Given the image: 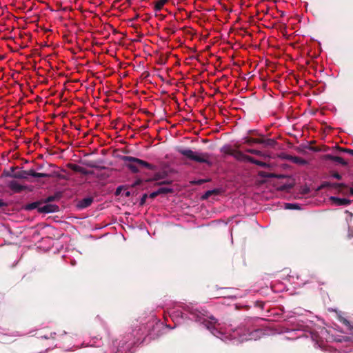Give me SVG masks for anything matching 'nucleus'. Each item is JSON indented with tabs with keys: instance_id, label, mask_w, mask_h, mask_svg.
Segmentation results:
<instances>
[{
	"instance_id": "obj_1",
	"label": "nucleus",
	"mask_w": 353,
	"mask_h": 353,
	"mask_svg": "<svg viewBox=\"0 0 353 353\" xmlns=\"http://www.w3.org/2000/svg\"><path fill=\"white\" fill-rule=\"evenodd\" d=\"M170 316L175 325L185 322L187 319L194 321L203 325L212 334L223 341L242 343L249 340H257L263 334L262 330L251 329L245 325L233 328L219 322L213 316L200 311L192 304L177 303L169 310Z\"/></svg>"
},
{
	"instance_id": "obj_2",
	"label": "nucleus",
	"mask_w": 353,
	"mask_h": 353,
	"mask_svg": "<svg viewBox=\"0 0 353 353\" xmlns=\"http://www.w3.org/2000/svg\"><path fill=\"white\" fill-rule=\"evenodd\" d=\"M162 325V323L157 321L154 316H151L145 323L133 326L131 332L123 336L121 340L114 341L113 347L118 352L128 351L132 345L143 343L146 336L150 339L159 336L158 332Z\"/></svg>"
},
{
	"instance_id": "obj_3",
	"label": "nucleus",
	"mask_w": 353,
	"mask_h": 353,
	"mask_svg": "<svg viewBox=\"0 0 353 353\" xmlns=\"http://www.w3.org/2000/svg\"><path fill=\"white\" fill-rule=\"evenodd\" d=\"M289 327H285L283 332L287 333L289 336H286L288 339H296L302 336L306 338L310 337L311 341L314 342L315 347H319L322 350H325V343L329 339V334L324 327H318L317 329H309L308 325H304L299 321H290Z\"/></svg>"
},
{
	"instance_id": "obj_4",
	"label": "nucleus",
	"mask_w": 353,
	"mask_h": 353,
	"mask_svg": "<svg viewBox=\"0 0 353 353\" xmlns=\"http://www.w3.org/2000/svg\"><path fill=\"white\" fill-rule=\"evenodd\" d=\"M59 339L61 340L60 346L63 348H65L66 350H73L81 347H86V346H97L99 345L100 341L98 342V344H96L97 342L94 341L91 343H85L83 341L82 343L79 344L77 343V341L79 339L80 334L79 333L74 332H63L61 334L59 335ZM94 339L99 341L97 337H95Z\"/></svg>"
},
{
	"instance_id": "obj_5",
	"label": "nucleus",
	"mask_w": 353,
	"mask_h": 353,
	"mask_svg": "<svg viewBox=\"0 0 353 353\" xmlns=\"http://www.w3.org/2000/svg\"><path fill=\"white\" fill-rule=\"evenodd\" d=\"M121 160L126 163V167L133 173L139 172L140 167H143L148 170H152L154 168L150 163L130 156H123L121 157Z\"/></svg>"
},
{
	"instance_id": "obj_6",
	"label": "nucleus",
	"mask_w": 353,
	"mask_h": 353,
	"mask_svg": "<svg viewBox=\"0 0 353 353\" xmlns=\"http://www.w3.org/2000/svg\"><path fill=\"white\" fill-rule=\"evenodd\" d=\"M178 152L186 158L198 163H205L208 165H212L210 160V154L199 151H192L188 148H180Z\"/></svg>"
},
{
	"instance_id": "obj_7",
	"label": "nucleus",
	"mask_w": 353,
	"mask_h": 353,
	"mask_svg": "<svg viewBox=\"0 0 353 353\" xmlns=\"http://www.w3.org/2000/svg\"><path fill=\"white\" fill-rule=\"evenodd\" d=\"M22 335L23 334H21L19 332H10L0 327V341L2 343H10L13 338Z\"/></svg>"
},
{
	"instance_id": "obj_8",
	"label": "nucleus",
	"mask_w": 353,
	"mask_h": 353,
	"mask_svg": "<svg viewBox=\"0 0 353 353\" xmlns=\"http://www.w3.org/2000/svg\"><path fill=\"white\" fill-rule=\"evenodd\" d=\"M8 187L14 192H21L28 188L26 185H23L15 180L8 181Z\"/></svg>"
},
{
	"instance_id": "obj_9",
	"label": "nucleus",
	"mask_w": 353,
	"mask_h": 353,
	"mask_svg": "<svg viewBox=\"0 0 353 353\" xmlns=\"http://www.w3.org/2000/svg\"><path fill=\"white\" fill-rule=\"evenodd\" d=\"M58 206L52 204H45L38 208V211L41 213H51L57 211Z\"/></svg>"
},
{
	"instance_id": "obj_10",
	"label": "nucleus",
	"mask_w": 353,
	"mask_h": 353,
	"mask_svg": "<svg viewBox=\"0 0 353 353\" xmlns=\"http://www.w3.org/2000/svg\"><path fill=\"white\" fill-rule=\"evenodd\" d=\"M330 201H332V203L336 206L341 205H347L350 203V201L344 198H339L336 196H330Z\"/></svg>"
},
{
	"instance_id": "obj_11",
	"label": "nucleus",
	"mask_w": 353,
	"mask_h": 353,
	"mask_svg": "<svg viewBox=\"0 0 353 353\" xmlns=\"http://www.w3.org/2000/svg\"><path fill=\"white\" fill-rule=\"evenodd\" d=\"M92 201H93L92 198L86 197L79 201L78 206L80 208H85L90 206L92 204Z\"/></svg>"
},
{
	"instance_id": "obj_12",
	"label": "nucleus",
	"mask_w": 353,
	"mask_h": 353,
	"mask_svg": "<svg viewBox=\"0 0 353 353\" xmlns=\"http://www.w3.org/2000/svg\"><path fill=\"white\" fill-rule=\"evenodd\" d=\"M288 159L290 160L292 162L299 164V165H305L307 164V161L299 157H293V156H289L288 157Z\"/></svg>"
},
{
	"instance_id": "obj_13",
	"label": "nucleus",
	"mask_w": 353,
	"mask_h": 353,
	"mask_svg": "<svg viewBox=\"0 0 353 353\" xmlns=\"http://www.w3.org/2000/svg\"><path fill=\"white\" fill-rule=\"evenodd\" d=\"M29 175L37 178H45L50 176V174H48L37 172L33 170H29Z\"/></svg>"
},
{
	"instance_id": "obj_14",
	"label": "nucleus",
	"mask_w": 353,
	"mask_h": 353,
	"mask_svg": "<svg viewBox=\"0 0 353 353\" xmlns=\"http://www.w3.org/2000/svg\"><path fill=\"white\" fill-rule=\"evenodd\" d=\"M248 159L251 163H252L254 164H256L257 165H259V166H261L262 168H268L269 167V165L267 164L266 163L261 161H259V160H256V159H253L252 157H248Z\"/></svg>"
},
{
	"instance_id": "obj_15",
	"label": "nucleus",
	"mask_w": 353,
	"mask_h": 353,
	"mask_svg": "<svg viewBox=\"0 0 353 353\" xmlns=\"http://www.w3.org/2000/svg\"><path fill=\"white\" fill-rule=\"evenodd\" d=\"M339 321L346 326L347 329L349 330H352L353 329V326L350 324V321H347L345 318L343 317L341 315H339Z\"/></svg>"
},
{
	"instance_id": "obj_16",
	"label": "nucleus",
	"mask_w": 353,
	"mask_h": 353,
	"mask_svg": "<svg viewBox=\"0 0 353 353\" xmlns=\"http://www.w3.org/2000/svg\"><path fill=\"white\" fill-rule=\"evenodd\" d=\"M29 175V171H22L13 174V177L17 179H27Z\"/></svg>"
},
{
	"instance_id": "obj_17",
	"label": "nucleus",
	"mask_w": 353,
	"mask_h": 353,
	"mask_svg": "<svg viewBox=\"0 0 353 353\" xmlns=\"http://www.w3.org/2000/svg\"><path fill=\"white\" fill-rule=\"evenodd\" d=\"M165 1L166 0H159L157 1L155 3V10H160L165 3Z\"/></svg>"
},
{
	"instance_id": "obj_18",
	"label": "nucleus",
	"mask_w": 353,
	"mask_h": 353,
	"mask_svg": "<svg viewBox=\"0 0 353 353\" xmlns=\"http://www.w3.org/2000/svg\"><path fill=\"white\" fill-rule=\"evenodd\" d=\"M333 161H334L335 162H337L340 164H342V165H345L346 164V162L341 157H332L331 158Z\"/></svg>"
},
{
	"instance_id": "obj_19",
	"label": "nucleus",
	"mask_w": 353,
	"mask_h": 353,
	"mask_svg": "<svg viewBox=\"0 0 353 353\" xmlns=\"http://www.w3.org/2000/svg\"><path fill=\"white\" fill-rule=\"evenodd\" d=\"M285 209H289V210L300 209L299 206L297 204H294V203H285Z\"/></svg>"
},
{
	"instance_id": "obj_20",
	"label": "nucleus",
	"mask_w": 353,
	"mask_h": 353,
	"mask_svg": "<svg viewBox=\"0 0 353 353\" xmlns=\"http://www.w3.org/2000/svg\"><path fill=\"white\" fill-rule=\"evenodd\" d=\"M39 203L37 202H33L32 203H30L27 205L26 209L27 210H34L38 208Z\"/></svg>"
},
{
	"instance_id": "obj_21",
	"label": "nucleus",
	"mask_w": 353,
	"mask_h": 353,
	"mask_svg": "<svg viewBox=\"0 0 353 353\" xmlns=\"http://www.w3.org/2000/svg\"><path fill=\"white\" fill-rule=\"evenodd\" d=\"M332 185L330 182L327 181H323L321 185L319 187L318 190H321L325 188L331 187Z\"/></svg>"
},
{
	"instance_id": "obj_22",
	"label": "nucleus",
	"mask_w": 353,
	"mask_h": 353,
	"mask_svg": "<svg viewBox=\"0 0 353 353\" xmlns=\"http://www.w3.org/2000/svg\"><path fill=\"white\" fill-rule=\"evenodd\" d=\"M345 214H347L346 221L349 223L352 219L353 214L347 210L345 211Z\"/></svg>"
},
{
	"instance_id": "obj_23",
	"label": "nucleus",
	"mask_w": 353,
	"mask_h": 353,
	"mask_svg": "<svg viewBox=\"0 0 353 353\" xmlns=\"http://www.w3.org/2000/svg\"><path fill=\"white\" fill-rule=\"evenodd\" d=\"M56 335H57L56 332H51L49 336L44 335V336H42L41 338H44L46 339H54Z\"/></svg>"
},
{
	"instance_id": "obj_24",
	"label": "nucleus",
	"mask_w": 353,
	"mask_h": 353,
	"mask_svg": "<svg viewBox=\"0 0 353 353\" xmlns=\"http://www.w3.org/2000/svg\"><path fill=\"white\" fill-rule=\"evenodd\" d=\"M239 296H241L239 295L238 294H232L228 295L229 298L234 299H236V298H238Z\"/></svg>"
},
{
	"instance_id": "obj_25",
	"label": "nucleus",
	"mask_w": 353,
	"mask_h": 353,
	"mask_svg": "<svg viewBox=\"0 0 353 353\" xmlns=\"http://www.w3.org/2000/svg\"><path fill=\"white\" fill-rule=\"evenodd\" d=\"M333 176L336 179H341V176L339 174L335 173L333 174Z\"/></svg>"
},
{
	"instance_id": "obj_26",
	"label": "nucleus",
	"mask_w": 353,
	"mask_h": 353,
	"mask_svg": "<svg viewBox=\"0 0 353 353\" xmlns=\"http://www.w3.org/2000/svg\"><path fill=\"white\" fill-rule=\"evenodd\" d=\"M158 193H159V192H154L151 193L150 196L152 198L155 197L158 194Z\"/></svg>"
},
{
	"instance_id": "obj_27",
	"label": "nucleus",
	"mask_w": 353,
	"mask_h": 353,
	"mask_svg": "<svg viewBox=\"0 0 353 353\" xmlns=\"http://www.w3.org/2000/svg\"><path fill=\"white\" fill-rule=\"evenodd\" d=\"M346 152L353 155V150H345Z\"/></svg>"
},
{
	"instance_id": "obj_28",
	"label": "nucleus",
	"mask_w": 353,
	"mask_h": 353,
	"mask_svg": "<svg viewBox=\"0 0 353 353\" xmlns=\"http://www.w3.org/2000/svg\"><path fill=\"white\" fill-rule=\"evenodd\" d=\"M349 235L353 236V228L349 229Z\"/></svg>"
},
{
	"instance_id": "obj_29",
	"label": "nucleus",
	"mask_w": 353,
	"mask_h": 353,
	"mask_svg": "<svg viewBox=\"0 0 353 353\" xmlns=\"http://www.w3.org/2000/svg\"><path fill=\"white\" fill-rule=\"evenodd\" d=\"M251 152L253 154H259L260 152H259L257 150H252Z\"/></svg>"
},
{
	"instance_id": "obj_30",
	"label": "nucleus",
	"mask_w": 353,
	"mask_h": 353,
	"mask_svg": "<svg viewBox=\"0 0 353 353\" xmlns=\"http://www.w3.org/2000/svg\"><path fill=\"white\" fill-rule=\"evenodd\" d=\"M4 203L2 201V200H0V207L3 206Z\"/></svg>"
},
{
	"instance_id": "obj_31",
	"label": "nucleus",
	"mask_w": 353,
	"mask_h": 353,
	"mask_svg": "<svg viewBox=\"0 0 353 353\" xmlns=\"http://www.w3.org/2000/svg\"><path fill=\"white\" fill-rule=\"evenodd\" d=\"M350 194L353 195V187L350 188Z\"/></svg>"
},
{
	"instance_id": "obj_32",
	"label": "nucleus",
	"mask_w": 353,
	"mask_h": 353,
	"mask_svg": "<svg viewBox=\"0 0 353 353\" xmlns=\"http://www.w3.org/2000/svg\"><path fill=\"white\" fill-rule=\"evenodd\" d=\"M211 194V192L210 191H208L206 192V196H209L210 194Z\"/></svg>"
},
{
	"instance_id": "obj_33",
	"label": "nucleus",
	"mask_w": 353,
	"mask_h": 353,
	"mask_svg": "<svg viewBox=\"0 0 353 353\" xmlns=\"http://www.w3.org/2000/svg\"><path fill=\"white\" fill-rule=\"evenodd\" d=\"M348 339H349V337H346L345 340L347 341Z\"/></svg>"
}]
</instances>
